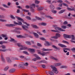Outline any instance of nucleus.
Returning <instances> with one entry per match:
<instances>
[{
  "label": "nucleus",
  "mask_w": 75,
  "mask_h": 75,
  "mask_svg": "<svg viewBox=\"0 0 75 75\" xmlns=\"http://www.w3.org/2000/svg\"><path fill=\"white\" fill-rule=\"evenodd\" d=\"M60 37H61V35L57 33L55 34V36L52 37L51 38L52 39L54 38L56 40V39H58V38Z\"/></svg>",
  "instance_id": "f257e3e1"
},
{
  "label": "nucleus",
  "mask_w": 75,
  "mask_h": 75,
  "mask_svg": "<svg viewBox=\"0 0 75 75\" xmlns=\"http://www.w3.org/2000/svg\"><path fill=\"white\" fill-rule=\"evenodd\" d=\"M38 54L40 55H41L42 56H45V55L46 54H48V52H38Z\"/></svg>",
  "instance_id": "f03ea898"
},
{
  "label": "nucleus",
  "mask_w": 75,
  "mask_h": 75,
  "mask_svg": "<svg viewBox=\"0 0 75 75\" xmlns=\"http://www.w3.org/2000/svg\"><path fill=\"white\" fill-rule=\"evenodd\" d=\"M54 29L55 30H56V31L58 30L59 31H65V30L62 29L61 28H55Z\"/></svg>",
  "instance_id": "7ed1b4c3"
},
{
  "label": "nucleus",
  "mask_w": 75,
  "mask_h": 75,
  "mask_svg": "<svg viewBox=\"0 0 75 75\" xmlns=\"http://www.w3.org/2000/svg\"><path fill=\"white\" fill-rule=\"evenodd\" d=\"M52 71L55 73V74H57L58 73V71H57V69L55 67L52 69Z\"/></svg>",
  "instance_id": "20e7f679"
},
{
  "label": "nucleus",
  "mask_w": 75,
  "mask_h": 75,
  "mask_svg": "<svg viewBox=\"0 0 75 75\" xmlns=\"http://www.w3.org/2000/svg\"><path fill=\"white\" fill-rule=\"evenodd\" d=\"M58 46L60 47H61L62 48H67V47L66 45H64L61 44V43H59L58 44Z\"/></svg>",
  "instance_id": "39448f33"
},
{
  "label": "nucleus",
  "mask_w": 75,
  "mask_h": 75,
  "mask_svg": "<svg viewBox=\"0 0 75 75\" xmlns=\"http://www.w3.org/2000/svg\"><path fill=\"white\" fill-rule=\"evenodd\" d=\"M63 37L64 38H71V36L70 35H68L66 34H64Z\"/></svg>",
  "instance_id": "423d86ee"
},
{
  "label": "nucleus",
  "mask_w": 75,
  "mask_h": 75,
  "mask_svg": "<svg viewBox=\"0 0 75 75\" xmlns=\"http://www.w3.org/2000/svg\"><path fill=\"white\" fill-rule=\"evenodd\" d=\"M13 23L16 25H22V23L21 22H18V23H17L14 21H13Z\"/></svg>",
  "instance_id": "0eeeda50"
},
{
  "label": "nucleus",
  "mask_w": 75,
  "mask_h": 75,
  "mask_svg": "<svg viewBox=\"0 0 75 75\" xmlns=\"http://www.w3.org/2000/svg\"><path fill=\"white\" fill-rule=\"evenodd\" d=\"M42 51H52V49H45L44 48H42Z\"/></svg>",
  "instance_id": "6e6552de"
},
{
  "label": "nucleus",
  "mask_w": 75,
  "mask_h": 75,
  "mask_svg": "<svg viewBox=\"0 0 75 75\" xmlns=\"http://www.w3.org/2000/svg\"><path fill=\"white\" fill-rule=\"evenodd\" d=\"M67 10L69 11H74L75 12V8L73 7L72 9H71L69 8L68 7L67 8Z\"/></svg>",
  "instance_id": "1a4fd4ad"
},
{
  "label": "nucleus",
  "mask_w": 75,
  "mask_h": 75,
  "mask_svg": "<svg viewBox=\"0 0 75 75\" xmlns=\"http://www.w3.org/2000/svg\"><path fill=\"white\" fill-rule=\"evenodd\" d=\"M65 11H66V9L62 10L59 11L58 13V14H62V13H64Z\"/></svg>",
  "instance_id": "9d476101"
},
{
  "label": "nucleus",
  "mask_w": 75,
  "mask_h": 75,
  "mask_svg": "<svg viewBox=\"0 0 75 75\" xmlns=\"http://www.w3.org/2000/svg\"><path fill=\"white\" fill-rule=\"evenodd\" d=\"M70 38H71V40L70 41H74L73 40H75V36L74 35H70Z\"/></svg>",
  "instance_id": "9b49d317"
},
{
  "label": "nucleus",
  "mask_w": 75,
  "mask_h": 75,
  "mask_svg": "<svg viewBox=\"0 0 75 75\" xmlns=\"http://www.w3.org/2000/svg\"><path fill=\"white\" fill-rule=\"evenodd\" d=\"M33 34L35 38H38L39 36L38 35V34H37V33H33Z\"/></svg>",
  "instance_id": "f8f14e48"
},
{
  "label": "nucleus",
  "mask_w": 75,
  "mask_h": 75,
  "mask_svg": "<svg viewBox=\"0 0 75 75\" xmlns=\"http://www.w3.org/2000/svg\"><path fill=\"white\" fill-rule=\"evenodd\" d=\"M10 42H17V41L12 38H10Z\"/></svg>",
  "instance_id": "ddd939ff"
},
{
  "label": "nucleus",
  "mask_w": 75,
  "mask_h": 75,
  "mask_svg": "<svg viewBox=\"0 0 75 75\" xmlns=\"http://www.w3.org/2000/svg\"><path fill=\"white\" fill-rule=\"evenodd\" d=\"M6 27H13V26H15V25H14L13 24H7L6 25Z\"/></svg>",
  "instance_id": "4468645a"
},
{
  "label": "nucleus",
  "mask_w": 75,
  "mask_h": 75,
  "mask_svg": "<svg viewBox=\"0 0 75 75\" xmlns=\"http://www.w3.org/2000/svg\"><path fill=\"white\" fill-rule=\"evenodd\" d=\"M16 37L18 38H25L24 36L22 35H16Z\"/></svg>",
  "instance_id": "2eb2a0df"
},
{
  "label": "nucleus",
  "mask_w": 75,
  "mask_h": 75,
  "mask_svg": "<svg viewBox=\"0 0 75 75\" xmlns=\"http://www.w3.org/2000/svg\"><path fill=\"white\" fill-rule=\"evenodd\" d=\"M33 55L34 56V57H36V58L38 59H41V58L39 57V56H38V55L35 54H34Z\"/></svg>",
  "instance_id": "dca6fc26"
},
{
  "label": "nucleus",
  "mask_w": 75,
  "mask_h": 75,
  "mask_svg": "<svg viewBox=\"0 0 75 75\" xmlns=\"http://www.w3.org/2000/svg\"><path fill=\"white\" fill-rule=\"evenodd\" d=\"M31 25V26H32V27H33V28H35L36 29L38 28V27L36 25L34 24H32Z\"/></svg>",
  "instance_id": "f3484780"
},
{
  "label": "nucleus",
  "mask_w": 75,
  "mask_h": 75,
  "mask_svg": "<svg viewBox=\"0 0 75 75\" xmlns=\"http://www.w3.org/2000/svg\"><path fill=\"white\" fill-rule=\"evenodd\" d=\"M6 59L7 62H8L9 63H11V60L9 58L7 57L6 58Z\"/></svg>",
  "instance_id": "a211bd4d"
},
{
  "label": "nucleus",
  "mask_w": 75,
  "mask_h": 75,
  "mask_svg": "<svg viewBox=\"0 0 75 75\" xmlns=\"http://www.w3.org/2000/svg\"><path fill=\"white\" fill-rule=\"evenodd\" d=\"M16 18H17L18 20H21L22 22H24V20L21 18H20L19 17H18L17 16H16Z\"/></svg>",
  "instance_id": "6ab92c4d"
},
{
  "label": "nucleus",
  "mask_w": 75,
  "mask_h": 75,
  "mask_svg": "<svg viewBox=\"0 0 75 75\" xmlns=\"http://www.w3.org/2000/svg\"><path fill=\"white\" fill-rule=\"evenodd\" d=\"M16 45L19 47H23V45H21L20 43H18L16 44Z\"/></svg>",
  "instance_id": "aec40b11"
},
{
  "label": "nucleus",
  "mask_w": 75,
  "mask_h": 75,
  "mask_svg": "<svg viewBox=\"0 0 75 75\" xmlns=\"http://www.w3.org/2000/svg\"><path fill=\"white\" fill-rule=\"evenodd\" d=\"M52 47L53 48H54V49H56V50H60L59 48H57V47L55 46V45H53L52 46Z\"/></svg>",
  "instance_id": "412c9836"
},
{
  "label": "nucleus",
  "mask_w": 75,
  "mask_h": 75,
  "mask_svg": "<svg viewBox=\"0 0 75 75\" xmlns=\"http://www.w3.org/2000/svg\"><path fill=\"white\" fill-rule=\"evenodd\" d=\"M51 12L52 13H53V14H56L57 13V11L56 10H52L51 11Z\"/></svg>",
  "instance_id": "4be33fe9"
},
{
  "label": "nucleus",
  "mask_w": 75,
  "mask_h": 75,
  "mask_svg": "<svg viewBox=\"0 0 75 75\" xmlns=\"http://www.w3.org/2000/svg\"><path fill=\"white\" fill-rule=\"evenodd\" d=\"M50 7L51 9H53V10H54V8H55V7H54V5H50Z\"/></svg>",
  "instance_id": "5701e85b"
},
{
  "label": "nucleus",
  "mask_w": 75,
  "mask_h": 75,
  "mask_svg": "<svg viewBox=\"0 0 75 75\" xmlns=\"http://www.w3.org/2000/svg\"><path fill=\"white\" fill-rule=\"evenodd\" d=\"M40 25L43 26H45L47 25V23H45L42 22L40 23Z\"/></svg>",
  "instance_id": "b1692460"
},
{
  "label": "nucleus",
  "mask_w": 75,
  "mask_h": 75,
  "mask_svg": "<svg viewBox=\"0 0 75 75\" xmlns=\"http://www.w3.org/2000/svg\"><path fill=\"white\" fill-rule=\"evenodd\" d=\"M48 74H50V75H54V73H53V72L52 71H48Z\"/></svg>",
  "instance_id": "393cba45"
},
{
  "label": "nucleus",
  "mask_w": 75,
  "mask_h": 75,
  "mask_svg": "<svg viewBox=\"0 0 75 75\" xmlns=\"http://www.w3.org/2000/svg\"><path fill=\"white\" fill-rule=\"evenodd\" d=\"M1 58L2 61H3L4 62H5V59H4V57H3V55H1Z\"/></svg>",
  "instance_id": "a878e982"
},
{
  "label": "nucleus",
  "mask_w": 75,
  "mask_h": 75,
  "mask_svg": "<svg viewBox=\"0 0 75 75\" xmlns=\"http://www.w3.org/2000/svg\"><path fill=\"white\" fill-rule=\"evenodd\" d=\"M60 65H61V63H58L55 64L56 67H58V66H59Z\"/></svg>",
  "instance_id": "bb28decb"
},
{
  "label": "nucleus",
  "mask_w": 75,
  "mask_h": 75,
  "mask_svg": "<svg viewBox=\"0 0 75 75\" xmlns=\"http://www.w3.org/2000/svg\"><path fill=\"white\" fill-rule=\"evenodd\" d=\"M36 20H40V21H42V18L38 17H37V16L36 17Z\"/></svg>",
  "instance_id": "cd10ccee"
},
{
  "label": "nucleus",
  "mask_w": 75,
  "mask_h": 75,
  "mask_svg": "<svg viewBox=\"0 0 75 75\" xmlns=\"http://www.w3.org/2000/svg\"><path fill=\"white\" fill-rule=\"evenodd\" d=\"M46 43L47 44V45H46V46H50L51 45V44L48 41H46Z\"/></svg>",
  "instance_id": "c85d7f7f"
},
{
  "label": "nucleus",
  "mask_w": 75,
  "mask_h": 75,
  "mask_svg": "<svg viewBox=\"0 0 75 75\" xmlns=\"http://www.w3.org/2000/svg\"><path fill=\"white\" fill-rule=\"evenodd\" d=\"M21 27L23 28V27H24V28H27V29H28V26H27L26 25H23L21 26Z\"/></svg>",
  "instance_id": "c756f323"
},
{
  "label": "nucleus",
  "mask_w": 75,
  "mask_h": 75,
  "mask_svg": "<svg viewBox=\"0 0 75 75\" xmlns=\"http://www.w3.org/2000/svg\"><path fill=\"white\" fill-rule=\"evenodd\" d=\"M46 18H49L50 19H53V18L50 16H46Z\"/></svg>",
  "instance_id": "7c9ffc66"
},
{
  "label": "nucleus",
  "mask_w": 75,
  "mask_h": 75,
  "mask_svg": "<svg viewBox=\"0 0 75 75\" xmlns=\"http://www.w3.org/2000/svg\"><path fill=\"white\" fill-rule=\"evenodd\" d=\"M15 71V69H12L9 70V72L11 73L13 72H14Z\"/></svg>",
  "instance_id": "2f4dec72"
},
{
  "label": "nucleus",
  "mask_w": 75,
  "mask_h": 75,
  "mask_svg": "<svg viewBox=\"0 0 75 75\" xmlns=\"http://www.w3.org/2000/svg\"><path fill=\"white\" fill-rule=\"evenodd\" d=\"M38 9L39 10L41 11V10H43V8L42 7H40L39 8H38Z\"/></svg>",
  "instance_id": "473e14b6"
},
{
  "label": "nucleus",
  "mask_w": 75,
  "mask_h": 75,
  "mask_svg": "<svg viewBox=\"0 0 75 75\" xmlns=\"http://www.w3.org/2000/svg\"><path fill=\"white\" fill-rule=\"evenodd\" d=\"M51 58L54 60H55V61H58V59H56V58L52 56H51Z\"/></svg>",
  "instance_id": "72a5a7b5"
},
{
  "label": "nucleus",
  "mask_w": 75,
  "mask_h": 75,
  "mask_svg": "<svg viewBox=\"0 0 75 75\" xmlns=\"http://www.w3.org/2000/svg\"><path fill=\"white\" fill-rule=\"evenodd\" d=\"M18 67H19V68H24V67L20 64H19Z\"/></svg>",
  "instance_id": "f704fd0d"
},
{
  "label": "nucleus",
  "mask_w": 75,
  "mask_h": 75,
  "mask_svg": "<svg viewBox=\"0 0 75 75\" xmlns=\"http://www.w3.org/2000/svg\"><path fill=\"white\" fill-rule=\"evenodd\" d=\"M30 10L31 12H32V13H34V12H35L34 9L33 8H31V9H30Z\"/></svg>",
  "instance_id": "c9c22d12"
},
{
  "label": "nucleus",
  "mask_w": 75,
  "mask_h": 75,
  "mask_svg": "<svg viewBox=\"0 0 75 75\" xmlns=\"http://www.w3.org/2000/svg\"><path fill=\"white\" fill-rule=\"evenodd\" d=\"M51 31H52V32H54V33H60V32L58 31H56L54 30H51Z\"/></svg>",
  "instance_id": "e433bc0d"
},
{
  "label": "nucleus",
  "mask_w": 75,
  "mask_h": 75,
  "mask_svg": "<svg viewBox=\"0 0 75 75\" xmlns=\"http://www.w3.org/2000/svg\"><path fill=\"white\" fill-rule=\"evenodd\" d=\"M67 68V66H62L60 67V69H62V68Z\"/></svg>",
  "instance_id": "4c0bfd02"
},
{
  "label": "nucleus",
  "mask_w": 75,
  "mask_h": 75,
  "mask_svg": "<svg viewBox=\"0 0 75 75\" xmlns=\"http://www.w3.org/2000/svg\"><path fill=\"white\" fill-rule=\"evenodd\" d=\"M29 50L31 52H35V50L33 49H29Z\"/></svg>",
  "instance_id": "58836bf2"
},
{
  "label": "nucleus",
  "mask_w": 75,
  "mask_h": 75,
  "mask_svg": "<svg viewBox=\"0 0 75 75\" xmlns=\"http://www.w3.org/2000/svg\"><path fill=\"white\" fill-rule=\"evenodd\" d=\"M23 53L26 55H29L28 53V52L27 51H24L23 52Z\"/></svg>",
  "instance_id": "ea45409f"
},
{
  "label": "nucleus",
  "mask_w": 75,
  "mask_h": 75,
  "mask_svg": "<svg viewBox=\"0 0 75 75\" xmlns=\"http://www.w3.org/2000/svg\"><path fill=\"white\" fill-rule=\"evenodd\" d=\"M26 19H27V20H30L31 19L30 17L28 16L26 17Z\"/></svg>",
  "instance_id": "a19ab883"
},
{
  "label": "nucleus",
  "mask_w": 75,
  "mask_h": 75,
  "mask_svg": "<svg viewBox=\"0 0 75 75\" xmlns=\"http://www.w3.org/2000/svg\"><path fill=\"white\" fill-rule=\"evenodd\" d=\"M63 6H65L66 7H68V4H67L66 3H63Z\"/></svg>",
  "instance_id": "79ce46f5"
},
{
  "label": "nucleus",
  "mask_w": 75,
  "mask_h": 75,
  "mask_svg": "<svg viewBox=\"0 0 75 75\" xmlns=\"http://www.w3.org/2000/svg\"><path fill=\"white\" fill-rule=\"evenodd\" d=\"M63 43H65V44H69V43L67 41H65V40H63Z\"/></svg>",
  "instance_id": "37998d69"
},
{
  "label": "nucleus",
  "mask_w": 75,
  "mask_h": 75,
  "mask_svg": "<svg viewBox=\"0 0 75 75\" xmlns=\"http://www.w3.org/2000/svg\"><path fill=\"white\" fill-rule=\"evenodd\" d=\"M26 44H27V45H31V43H30V42H26Z\"/></svg>",
  "instance_id": "c03bdc74"
},
{
  "label": "nucleus",
  "mask_w": 75,
  "mask_h": 75,
  "mask_svg": "<svg viewBox=\"0 0 75 75\" xmlns=\"http://www.w3.org/2000/svg\"><path fill=\"white\" fill-rule=\"evenodd\" d=\"M57 3H62L63 2V1H62V0H59L57 1Z\"/></svg>",
  "instance_id": "a18cd8bd"
},
{
  "label": "nucleus",
  "mask_w": 75,
  "mask_h": 75,
  "mask_svg": "<svg viewBox=\"0 0 75 75\" xmlns=\"http://www.w3.org/2000/svg\"><path fill=\"white\" fill-rule=\"evenodd\" d=\"M8 67H5L4 69V71H7L8 70Z\"/></svg>",
  "instance_id": "49530a36"
},
{
  "label": "nucleus",
  "mask_w": 75,
  "mask_h": 75,
  "mask_svg": "<svg viewBox=\"0 0 75 75\" xmlns=\"http://www.w3.org/2000/svg\"><path fill=\"white\" fill-rule=\"evenodd\" d=\"M0 21H1L2 22H5L6 21L2 19H0Z\"/></svg>",
  "instance_id": "de8ad7c7"
},
{
  "label": "nucleus",
  "mask_w": 75,
  "mask_h": 75,
  "mask_svg": "<svg viewBox=\"0 0 75 75\" xmlns=\"http://www.w3.org/2000/svg\"><path fill=\"white\" fill-rule=\"evenodd\" d=\"M22 11H24L25 12H29V11L28 10L22 9Z\"/></svg>",
  "instance_id": "09e8293b"
},
{
  "label": "nucleus",
  "mask_w": 75,
  "mask_h": 75,
  "mask_svg": "<svg viewBox=\"0 0 75 75\" xmlns=\"http://www.w3.org/2000/svg\"><path fill=\"white\" fill-rule=\"evenodd\" d=\"M11 18H12V19H13V20H14L15 18V17H14V16H13V15H11Z\"/></svg>",
  "instance_id": "8fccbe9b"
},
{
  "label": "nucleus",
  "mask_w": 75,
  "mask_h": 75,
  "mask_svg": "<svg viewBox=\"0 0 75 75\" xmlns=\"http://www.w3.org/2000/svg\"><path fill=\"white\" fill-rule=\"evenodd\" d=\"M40 1H38V0H36L35 1V4H39L40 3Z\"/></svg>",
  "instance_id": "3c124183"
},
{
  "label": "nucleus",
  "mask_w": 75,
  "mask_h": 75,
  "mask_svg": "<svg viewBox=\"0 0 75 75\" xmlns=\"http://www.w3.org/2000/svg\"><path fill=\"white\" fill-rule=\"evenodd\" d=\"M67 27L65 26H61V28H62L63 29H65V28H66V27Z\"/></svg>",
  "instance_id": "603ef678"
},
{
  "label": "nucleus",
  "mask_w": 75,
  "mask_h": 75,
  "mask_svg": "<svg viewBox=\"0 0 75 75\" xmlns=\"http://www.w3.org/2000/svg\"><path fill=\"white\" fill-rule=\"evenodd\" d=\"M58 6L59 7H62V4H60L58 5Z\"/></svg>",
  "instance_id": "864d4df0"
},
{
  "label": "nucleus",
  "mask_w": 75,
  "mask_h": 75,
  "mask_svg": "<svg viewBox=\"0 0 75 75\" xmlns=\"http://www.w3.org/2000/svg\"><path fill=\"white\" fill-rule=\"evenodd\" d=\"M23 23L26 24L27 26H30V24L27 23L26 22H24Z\"/></svg>",
  "instance_id": "5fc2aeb1"
},
{
  "label": "nucleus",
  "mask_w": 75,
  "mask_h": 75,
  "mask_svg": "<svg viewBox=\"0 0 75 75\" xmlns=\"http://www.w3.org/2000/svg\"><path fill=\"white\" fill-rule=\"evenodd\" d=\"M1 35L2 37H6L7 36V35H4V34H2Z\"/></svg>",
  "instance_id": "6e6d98bb"
},
{
  "label": "nucleus",
  "mask_w": 75,
  "mask_h": 75,
  "mask_svg": "<svg viewBox=\"0 0 75 75\" xmlns=\"http://www.w3.org/2000/svg\"><path fill=\"white\" fill-rule=\"evenodd\" d=\"M57 10H61L62 9V8L60 7H57Z\"/></svg>",
  "instance_id": "4d7b16f0"
},
{
  "label": "nucleus",
  "mask_w": 75,
  "mask_h": 75,
  "mask_svg": "<svg viewBox=\"0 0 75 75\" xmlns=\"http://www.w3.org/2000/svg\"><path fill=\"white\" fill-rule=\"evenodd\" d=\"M16 7H17V8H20V9H23V8H22V7L20 6H16Z\"/></svg>",
  "instance_id": "13d9d810"
},
{
  "label": "nucleus",
  "mask_w": 75,
  "mask_h": 75,
  "mask_svg": "<svg viewBox=\"0 0 75 75\" xmlns=\"http://www.w3.org/2000/svg\"><path fill=\"white\" fill-rule=\"evenodd\" d=\"M37 45L39 47H42V45H41V44L39 43H38L37 44Z\"/></svg>",
  "instance_id": "bf43d9fd"
},
{
  "label": "nucleus",
  "mask_w": 75,
  "mask_h": 75,
  "mask_svg": "<svg viewBox=\"0 0 75 75\" xmlns=\"http://www.w3.org/2000/svg\"><path fill=\"white\" fill-rule=\"evenodd\" d=\"M41 65L43 68H46V66L44 64H42Z\"/></svg>",
  "instance_id": "052dcab7"
},
{
  "label": "nucleus",
  "mask_w": 75,
  "mask_h": 75,
  "mask_svg": "<svg viewBox=\"0 0 75 75\" xmlns=\"http://www.w3.org/2000/svg\"><path fill=\"white\" fill-rule=\"evenodd\" d=\"M20 10L19 9H18L17 10V11H16L17 13H20Z\"/></svg>",
  "instance_id": "680f3d73"
},
{
  "label": "nucleus",
  "mask_w": 75,
  "mask_h": 75,
  "mask_svg": "<svg viewBox=\"0 0 75 75\" xmlns=\"http://www.w3.org/2000/svg\"><path fill=\"white\" fill-rule=\"evenodd\" d=\"M40 40H42L43 41H44V40H45V39L43 38H40Z\"/></svg>",
  "instance_id": "e2e57ef3"
},
{
  "label": "nucleus",
  "mask_w": 75,
  "mask_h": 75,
  "mask_svg": "<svg viewBox=\"0 0 75 75\" xmlns=\"http://www.w3.org/2000/svg\"><path fill=\"white\" fill-rule=\"evenodd\" d=\"M63 24L64 25H65V24H68V22H67V21H65L63 23Z\"/></svg>",
  "instance_id": "0e129e2a"
},
{
  "label": "nucleus",
  "mask_w": 75,
  "mask_h": 75,
  "mask_svg": "<svg viewBox=\"0 0 75 75\" xmlns=\"http://www.w3.org/2000/svg\"><path fill=\"white\" fill-rule=\"evenodd\" d=\"M20 58H21V59H23L24 58V56H20Z\"/></svg>",
  "instance_id": "69168bd1"
},
{
  "label": "nucleus",
  "mask_w": 75,
  "mask_h": 75,
  "mask_svg": "<svg viewBox=\"0 0 75 75\" xmlns=\"http://www.w3.org/2000/svg\"><path fill=\"white\" fill-rule=\"evenodd\" d=\"M71 51H75V48H73L71 49Z\"/></svg>",
  "instance_id": "338daca9"
},
{
  "label": "nucleus",
  "mask_w": 75,
  "mask_h": 75,
  "mask_svg": "<svg viewBox=\"0 0 75 75\" xmlns=\"http://www.w3.org/2000/svg\"><path fill=\"white\" fill-rule=\"evenodd\" d=\"M37 58H34L32 59V61H35L36 60H37Z\"/></svg>",
  "instance_id": "774afa93"
}]
</instances>
